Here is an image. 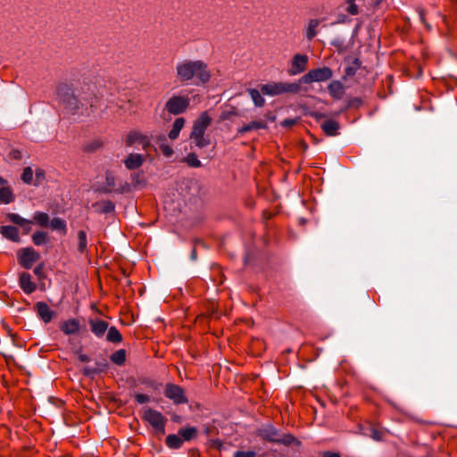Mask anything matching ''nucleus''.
Instances as JSON below:
<instances>
[{
  "label": "nucleus",
  "instance_id": "obj_38",
  "mask_svg": "<svg viewBox=\"0 0 457 457\" xmlns=\"http://www.w3.org/2000/svg\"><path fill=\"white\" fill-rule=\"evenodd\" d=\"M361 63L358 59H354L352 63L345 68V76H353L359 69Z\"/></svg>",
  "mask_w": 457,
  "mask_h": 457
},
{
  "label": "nucleus",
  "instance_id": "obj_9",
  "mask_svg": "<svg viewBox=\"0 0 457 457\" xmlns=\"http://www.w3.org/2000/svg\"><path fill=\"white\" fill-rule=\"evenodd\" d=\"M125 144L127 146L141 145L143 149H146L151 144V138L145 133L132 130L127 135Z\"/></svg>",
  "mask_w": 457,
  "mask_h": 457
},
{
  "label": "nucleus",
  "instance_id": "obj_11",
  "mask_svg": "<svg viewBox=\"0 0 457 457\" xmlns=\"http://www.w3.org/2000/svg\"><path fill=\"white\" fill-rule=\"evenodd\" d=\"M308 56L306 54H296L293 56L290 67L287 71V73L290 76H295L306 70L308 64Z\"/></svg>",
  "mask_w": 457,
  "mask_h": 457
},
{
  "label": "nucleus",
  "instance_id": "obj_18",
  "mask_svg": "<svg viewBox=\"0 0 457 457\" xmlns=\"http://www.w3.org/2000/svg\"><path fill=\"white\" fill-rule=\"evenodd\" d=\"M7 219L11 222L22 227L24 234H29L30 232V230H31L30 225L33 223L32 220L22 218L19 214L13 213V212L8 213Z\"/></svg>",
  "mask_w": 457,
  "mask_h": 457
},
{
  "label": "nucleus",
  "instance_id": "obj_36",
  "mask_svg": "<svg viewBox=\"0 0 457 457\" xmlns=\"http://www.w3.org/2000/svg\"><path fill=\"white\" fill-rule=\"evenodd\" d=\"M78 250L80 253H84L87 246V233L84 230H79L78 232Z\"/></svg>",
  "mask_w": 457,
  "mask_h": 457
},
{
  "label": "nucleus",
  "instance_id": "obj_37",
  "mask_svg": "<svg viewBox=\"0 0 457 457\" xmlns=\"http://www.w3.org/2000/svg\"><path fill=\"white\" fill-rule=\"evenodd\" d=\"M184 161L187 163L188 166L193 168H198L201 167L202 163L199 161L197 155L195 154H187Z\"/></svg>",
  "mask_w": 457,
  "mask_h": 457
},
{
  "label": "nucleus",
  "instance_id": "obj_31",
  "mask_svg": "<svg viewBox=\"0 0 457 457\" xmlns=\"http://www.w3.org/2000/svg\"><path fill=\"white\" fill-rule=\"evenodd\" d=\"M106 339L111 343H120L122 340V336L115 327H111L107 329Z\"/></svg>",
  "mask_w": 457,
  "mask_h": 457
},
{
  "label": "nucleus",
  "instance_id": "obj_33",
  "mask_svg": "<svg viewBox=\"0 0 457 457\" xmlns=\"http://www.w3.org/2000/svg\"><path fill=\"white\" fill-rule=\"evenodd\" d=\"M116 365H122L126 361V352L123 349L115 351L110 357Z\"/></svg>",
  "mask_w": 457,
  "mask_h": 457
},
{
  "label": "nucleus",
  "instance_id": "obj_47",
  "mask_svg": "<svg viewBox=\"0 0 457 457\" xmlns=\"http://www.w3.org/2000/svg\"><path fill=\"white\" fill-rule=\"evenodd\" d=\"M79 361H82V362H87V361H89V358H88L86 354H80V355L79 356Z\"/></svg>",
  "mask_w": 457,
  "mask_h": 457
},
{
  "label": "nucleus",
  "instance_id": "obj_40",
  "mask_svg": "<svg viewBox=\"0 0 457 457\" xmlns=\"http://www.w3.org/2000/svg\"><path fill=\"white\" fill-rule=\"evenodd\" d=\"M348 4L346 11L351 15H356L359 12L358 6L355 4V0H346Z\"/></svg>",
  "mask_w": 457,
  "mask_h": 457
},
{
  "label": "nucleus",
  "instance_id": "obj_5",
  "mask_svg": "<svg viewBox=\"0 0 457 457\" xmlns=\"http://www.w3.org/2000/svg\"><path fill=\"white\" fill-rule=\"evenodd\" d=\"M333 72L328 67L312 69L300 79V83L309 84L312 82H321L332 78Z\"/></svg>",
  "mask_w": 457,
  "mask_h": 457
},
{
  "label": "nucleus",
  "instance_id": "obj_24",
  "mask_svg": "<svg viewBox=\"0 0 457 457\" xmlns=\"http://www.w3.org/2000/svg\"><path fill=\"white\" fill-rule=\"evenodd\" d=\"M165 442L167 446L170 449H179L184 443L179 433L167 436Z\"/></svg>",
  "mask_w": 457,
  "mask_h": 457
},
{
  "label": "nucleus",
  "instance_id": "obj_10",
  "mask_svg": "<svg viewBox=\"0 0 457 457\" xmlns=\"http://www.w3.org/2000/svg\"><path fill=\"white\" fill-rule=\"evenodd\" d=\"M165 396L173 402L174 404L187 403V398L184 390L178 385L167 384L165 387Z\"/></svg>",
  "mask_w": 457,
  "mask_h": 457
},
{
  "label": "nucleus",
  "instance_id": "obj_2",
  "mask_svg": "<svg viewBox=\"0 0 457 457\" xmlns=\"http://www.w3.org/2000/svg\"><path fill=\"white\" fill-rule=\"evenodd\" d=\"M301 89L298 83L270 82L261 86V92L265 96H276L284 93L297 94Z\"/></svg>",
  "mask_w": 457,
  "mask_h": 457
},
{
  "label": "nucleus",
  "instance_id": "obj_41",
  "mask_svg": "<svg viewBox=\"0 0 457 457\" xmlns=\"http://www.w3.org/2000/svg\"><path fill=\"white\" fill-rule=\"evenodd\" d=\"M256 453L253 451H237L234 457H255Z\"/></svg>",
  "mask_w": 457,
  "mask_h": 457
},
{
  "label": "nucleus",
  "instance_id": "obj_48",
  "mask_svg": "<svg viewBox=\"0 0 457 457\" xmlns=\"http://www.w3.org/2000/svg\"><path fill=\"white\" fill-rule=\"evenodd\" d=\"M0 185L3 187V186H6V181L5 179H4L2 177H0Z\"/></svg>",
  "mask_w": 457,
  "mask_h": 457
},
{
  "label": "nucleus",
  "instance_id": "obj_39",
  "mask_svg": "<svg viewBox=\"0 0 457 457\" xmlns=\"http://www.w3.org/2000/svg\"><path fill=\"white\" fill-rule=\"evenodd\" d=\"M33 179V170L30 167H27L23 170L21 174V179L23 182L29 184Z\"/></svg>",
  "mask_w": 457,
  "mask_h": 457
},
{
  "label": "nucleus",
  "instance_id": "obj_17",
  "mask_svg": "<svg viewBox=\"0 0 457 457\" xmlns=\"http://www.w3.org/2000/svg\"><path fill=\"white\" fill-rule=\"evenodd\" d=\"M145 157L140 154H129L124 160V165L128 170H136L143 165Z\"/></svg>",
  "mask_w": 457,
  "mask_h": 457
},
{
  "label": "nucleus",
  "instance_id": "obj_15",
  "mask_svg": "<svg viewBox=\"0 0 457 457\" xmlns=\"http://www.w3.org/2000/svg\"><path fill=\"white\" fill-rule=\"evenodd\" d=\"M0 233L1 235L14 243H20L21 242V237L19 233V229L11 225H4L0 227Z\"/></svg>",
  "mask_w": 457,
  "mask_h": 457
},
{
  "label": "nucleus",
  "instance_id": "obj_7",
  "mask_svg": "<svg viewBox=\"0 0 457 457\" xmlns=\"http://www.w3.org/2000/svg\"><path fill=\"white\" fill-rule=\"evenodd\" d=\"M17 259L20 265L29 270L40 259V254L29 246L20 249L17 253Z\"/></svg>",
  "mask_w": 457,
  "mask_h": 457
},
{
  "label": "nucleus",
  "instance_id": "obj_20",
  "mask_svg": "<svg viewBox=\"0 0 457 457\" xmlns=\"http://www.w3.org/2000/svg\"><path fill=\"white\" fill-rule=\"evenodd\" d=\"M329 95L337 100L341 99L345 95V87L342 82L338 80H333L328 87Z\"/></svg>",
  "mask_w": 457,
  "mask_h": 457
},
{
  "label": "nucleus",
  "instance_id": "obj_34",
  "mask_svg": "<svg viewBox=\"0 0 457 457\" xmlns=\"http://www.w3.org/2000/svg\"><path fill=\"white\" fill-rule=\"evenodd\" d=\"M190 139L192 143L199 148H203L210 145V139L205 136H190Z\"/></svg>",
  "mask_w": 457,
  "mask_h": 457
},
{
  "label": "nucleus",
  "instance_id": "obj_12",
  "mask_svg": "<svg viewBox=\"0 0 457 457\" xmlns=\"http://www.w3.org/2000/svg\"><path fill=\"white\" fill-rule=\"evenodd\" d=\"M212 118L207 112H202L195 120L190 136H205V130L210 126Z\"/></svg>",
  "mask_w": 457,
  "mask_h": 457
},
{
  "label": "nucleus",
  "instance_id": "obj_3",
  "mask_svg": "<svg viewBox=\"0 0 457 457\" xmlns=\"http://www.w3.org/2000/svg\"><path fill=\"white\" fill-rule=\"evenodd\" d=\"M258 436L269 442L280 443L285 445H289L295 440V438L289 434L280 436L278 429L272 425H264L260 428L258 429Z\"/></svg>",
  "mask_w": 457,
  "mask_h": 457
},
{
  "label": "nucleus",
  "instance_id": "obj_26",
  "mask_svg": "<svg viewBox=\"0 0 457 457\" xmlns=\"http://www.w3.org/2000/svg\"><path fill=\"white\" fill-rule=\"evenodd\" d=\"M184 124L185 120L183 118H177L173 122L172 129L169 133V137L172 140L176 139L179 137L181 129H183Z\"/></svg>",
  "mask_w": 457,
  "mask_h": 457
},
{
  "label": "nucleus",
  "instance_id": "obj_29",
  "mask_svg": "<svg viewBox=\"0 0 457 457\" xmlns=\"http://www.w3.org/2000/svg\"><path fill=\"white\" fill-rule=\"evenodd\" d=\"M248 92L255 106L262 107L264 105L265 100L262 97L263 94L261 92V89L252 88L249 89Z\"/></svg>",
  "mask_w": 457,
  "mask_h": 457
},
{
  "label": "nucleus",
  "instance_id": "obj_32",
  "mask_svg": "<svg viewBox=\"0 0 457 457\" xmlns=\"http://www.w3.org/2000/svg\"><path fill=\"white\" fill-rule=\"evenodd\" d=\"M32 242L35 245H44L48 242L47 234L44 231H36L32 235Z\"/></svg>",
  "mask_w": 457,
  "mask_h": 457
},
{
  "label": "nucleus",
  "instance_id": "obj_23",
  "mask_svg": "<svg viewBox=\"0 0 457 457\" xmlns=\"http://www.w3.org/2000/svg\"><path fill=\"white\" fill-rule=\"evenodd\" d=\"M14 201L12 190L8 186L0 187V203L4 204H11Z\"/></svg>",
  "mask_w": 457,
  "mask_h": 457
},
{
  "label": "nucleus",
  "instance_id": "obj_8",
  "mask_svg": "<svg viewBox=\"0 0 457 457\" xmlns=\"http://www.w3.org/2000/svg\"><path fill=\"white\" fill-rule=\"evenodd\" d=\"M143 418L146 420L157 432H164L166 420L163 415L155 410L147 408L144 411Z\"/></svg>",
  "mask_w": 457,
  "mask_h": 457
},
{
  "label": "nucleus",
  "instance_id": "obj_6",
  "mask_svg": "<svg viewBox=\"0 0 457 457\" xmlns=\"http://www.w3.org/2000/svg\"><path fill=\"white\" fill-rule=\"evenodd\" d=\"M190 100L187 96H173L165 104V110L171 114H180L188 107Z\"/></svg>",
  "mask_w": 457,
  "mask_h": 457
},
{
  "label": "nucleus",
  "instance_id": "obj_45",
  "mask_svg": "<svg viewBox=\"0 0 457 457\" xmlns=\"http://www.w3.org/2000/svg\"><path fill=\"white\" fill-rule=\"evenodd\" d=\"M371 437L374 439V440H380L381 439V434L380 432H378V430L376 429H372L371 430Z\"/></svg>",
  "mask_w": 457,
  "mask_h": 457
},
{
  "label": "nucleus",
  "instance_id": "obj_16",
  "mask_svg": "<svg viewBox=\"0 0 457 457\" xmlns=\"http://www.w3.org/2000/svg\"><path fill=\"white\" fill-rule=\"evenodd\" d=\"M60 329L67 336L75 335L80 329V323L77 319H69L60 324Z\"/></svg>",
  "mask_w": 457,
  "mask_h": 457
},
{
  "label": "nucleus",
  "instance_id": "obj_44",
  "mask_svg": "<svg viewBox=\"0 0 457 457\" xmlns=\"http://www.w3.org/2000/svg\"><path fill=\"white\" fill-rule=\"evenodd\" d=\"M34 273L36 276H37L38 278H43L44 272H43V267L42 265H38L34 269Z\"/></svg>",
  "mask_w": 457,
  "mask_h": 457
},
{
  "label": "nucleus",
  "instance_id": "obj_27",
  "mask_svg": "<svg viewBox=\"0 0 457 457\" xmlns=\"http://www.w3.org/2000/svg\"><path fill=\"white\" fill-rule=\"evenodd\" d=\"M320 24V21L318 19H312L309 21L305 36L309 40H312L317 35V28Z\"/></svg>",
  "mask_w": 457,
  "mask_h": 457
},
{
  "label": "nucleus",
  "instance_id": "obj_28",
  "mask_svg": "<svg viewBox=\"0 0 457 457\" xmlns=\"http://www.w3.org/2000/svg\"><path fill=\"white\" fill-rule=\"evenodd\" d=\"M179 435L184 441H190L197 435V429L195 427L182 428L178 431Z\"/></svg>",
  "mask_w": 457,
  "mask_h": 457
},
{
  "label": "nucleus",
  "instance_id": "obj_42",
  "mask_svg": "<svg viewBox=\"0 0 457 457\" xmlns=\"http://www.w3.org/2000/svg\"><path fill=\"white\" fill-rule=\"evenodd\" d=\"M134 397L136 402L140 404L147 403L150 399L149 396L145 394H136Z\"/></svg>",
  "mask_w": 457,
  "mask_h": 457
},
{
  "label": "nucleus",
  "instance_id": "obj_25",
  "mask_svg": "<svg viewBox=\"0 0 457 457\" xmlns=\"http://www.w3.org/2000/svg\"><path fill=\"white\" fill-rule=\"evenodd\" d=\"M49 215L43 212H35L33 214V222L40 227L47 228L49 225Z\"/></svg>",
  "mask_w": 457,
  "mask_h": 457
},
{
  "label": "nucleus",
  "instance_id": "obj_35",
  "mask_svg": "<svg viewBox=\"0 0 457 457\" xmlns=\"http://www.w3.org/2000/svg\"><path fill=\"white\" fill-rule=\"evenodd\" d=\"M159 148L162 154L166 157H170L173 154V149L170 145L165 143L166 138L164 136L159 138Z\"/></svg>",
  "mask_w": 457,
  "mask_h": 457
},
{
  "label": "nucleus",
  "instance_id": "obj_30",
  "mask_svg": "<svg viewBox=\"0 0 457 457\" xmlns=\"http://www.w3.org/2000/svg\"><path fill=\"white\" fill-rule=\"evenodd\" d=\"M48 227L54 230L62 231L63 234L67 231L66 222L61 218H54L52 220H49Z\"/></svg>",
  "mask_w": 457,
  "mask_h": 457
},
{
  "label": "nucleus",
  "instance_id": "obj_4",
  "mask_svg": "<svg viewBox=\"0 0 457 457\" xmlns=\"http://www.w3.org/2000/svg\"><path fill=\"white\" fill-rule=\"evenodd\" d=\"M57 96L64 108L71 113H75L79 109V101L72 93L71 88L66 84H61L57 87Z\"/></svg>",
  "mask_w": 457,
  "mask_h": 457
},
{
  "label": "nucleus",
  "instance_id": "obj_13",
  "mask_svg": "<svg viewBox=\"0 0 457 457\" xmlns=\"http://www.w3.org/2000/svg\"><path fill=\"white\" fill-rule=\"evenodd\" d=\"M37 316L45 322L49 323L55 316V312L50 309L45 302H37L35 306Z\"/></svg>",
  "mask_w": 457,
  "mask_h": 457
},
{
  "label": "nucleus",
  "instance_id": "obj_43",
  "mask_svg": "<svg viewBox=\"0 0 457 457\" xmlns=\"http://www.w3.org/2000/svg\"><path fill=\"white\" fill-rule=\"evenodd\" d=\"M295 123H296V120H295V119H286V120H284L281 122V125H282L283 127H287V128H288V127H292V126H294Z\"/></svg>",
  "mask_w": 457,
  "mask_h": 457
},
{
  "label": "nucleus",
  "instance_id": "obj_19",
  "mask_svg": "<svg viewBox=\"0 0 457 457\" xmlns=\"http://www.w3.org/2000/svg\"><path fill=\"white\" fill-rule=\"evenodd\" d=\"M89 325L92 333L97 337H102L108 329V323L100 319L90 320Z\"/></svg>",
  "mask_w": 457,
  "mask_h": 457
},
{
  "label": "nucleus",
  "instance_id": "obj_46",
  "mask_svg": "<svg viewBox=\"0 0 457 457\" xmlns=\"http://www.w3.org/2000/svg\"><path fill=\"white\" fill-rule=\"evenodd\" d=\"M324 457H341V456L337 453L326 452V453H324Z\"/></svg>",
  "mask_w": 457,
  "mask_h": 457
},
{
  "label": "nucleus",
  "instance_id": "obj_21",
  "mask_svg": "<svg viewBox=\"0 0 457 457\" xmlns=\"http://www.w3.org/2000/svg\"><path fill=\"white\" fill-rule=\"evenodd\" d=\"M266 128H267V123L265 120H253V121L239 128L237 130V133L242 135V134H245V133L252 131V130L263 129Z\"/></svg>",
  "mask_w": 457,
  "mask_h": 457
},
{
  "label": "nucleus",
  "instance_id": "obj_1",
  "mask_svg": "<svg viewBox=\"0 0 457 457\" xmlns=\"http://www.w3.org/2000/svg\"><path fill=\"white\" fill-rule=\"evenodd\" d=\"M176 75L180 82L192 81L194 84H204L209 81L211 72L202 60H184L176 65Z\"/></svg>",
  "mask_w": 457,
  "mask_h": 457
},
{
  "label": "nucleus",
  "instance_id": "obj_22",
  "mask_svg": "<svg viewBox=\"0 0 457 457\" xmlns=\"http://www.w3.org/2000/svg\"><path fill=\"white\" fill-rule=\"evenodd\" d=\"M321 129L327 136L334 137L339 129V123L332 119L326 120L321 124Z\"/></svg>",
  "mask_w": 457,
  "mask_h": 457
},
{
  "label": "nucleus",
  "instance_id": "obj_14",
  "mask_svg": "<svg viewBox=\"0 0 457 457\" xmlns=\"http://www.w3.org/2000/svg\"><path fill=\"white\" fill-rule=\"evenodd\" d=\"M20 287L25 294L30 295L37 290V285L32 281L31 276L28 272H22L19 277Z\"/></svg>",
  "mask_w": 457,
  "mask_h": 457
}]
</instances>
